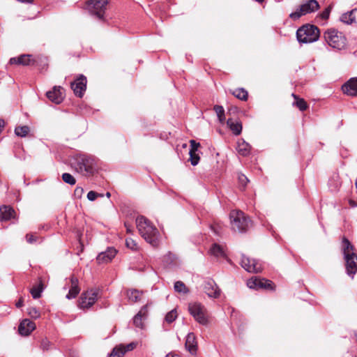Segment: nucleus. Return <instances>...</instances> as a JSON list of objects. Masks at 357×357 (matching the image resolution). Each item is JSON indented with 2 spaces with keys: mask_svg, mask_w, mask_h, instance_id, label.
Returning <instances> with one entry per match:
<instances>
[{
  "mask_svg": "<svg viewBox=\"0 0 357 357\" xmlns=\"http://www.w3.org/2000/svg\"><path fill=\"white\" fill-rule=\"evenodd\" d=\"M72 167L83 176H91L98 169V159L86 153L76 154L72 159Z\"/></svg>",
  "mask_w": 357,
  "mask_h": 357,
  "instance_id": "1",
  "label": "nucleus"
},
{
  "mask_svg": "<svg viewBox=\"0 0 357 357\" xmlns=\"http://www.w3.org/2000/svg\"><path fill=\"white\" fill-rule=\"evenodd\" d=\"M136 224L142 237L151 245L156 246L160 236L158 229L144 216H139Z\"/></svg>",
  "mask_w": 357,
  "mask_h": 357,
  "instance_id": "2",
  "label": "nucleus"
},
{
  "mask_svg": "<svg viewBox=\"0 0 357 357\" xmlns=\"http://www.w3.org/2000/svg\"><path fill=\"white\" fill-rule=\"evenodd\" d=\"M342 252L345 261L347 273L353 278L357 272V255L354 252V245L345 237L342 241Z\"/></svg>",
  "mask_w": 357,
  "mask_h": 357,
  "instance_id": "3",
  "label": "nucleus"
},
{
  "mask_svg": "<svg viewBox=\"0 0 357 357\" xmlns=\"http://www.w3.org/2000/svg\"><path fill=\"white\" fill-rule=\"evenodd\" d=\"M319 29L313 24H305L296 31V38L300 43H311L318 40Z\"/></svg>",
  "mask_w": 357,
  "mask_h": 357,
  "instance_id": "4",
  "label": "nucleus"
},
{
  "mask_svg": "<svg viewBox=\"0 0 357 357\" xmlns=\"http://www.w3.org/2000/svg\"><path fill=\"white\" fill-rule=\"evenodd\" d=\"M231 228L234 231L243 233L247 231L250 225V220L241 211H232L229 214Z\"/></svg>",
  "mask_w": 357,
  "mask_h": 357,
  "instance_id": "5",
  "label": "nucleus"
},
{
  "mask_svg": "<svg viewBox=\"0 0 357 357\" xmlns=\"http://www.w3.org/2000/svg\"><path fill=\"white\" fill-rule=\"evenodd\" d=\"M324 38L328 45L333 49L340 50L346 46L345 36L336 29L326 31L324 33Z\"/></svg>",
  "mask_w": 357,
  "mask_h": 357,
  "instance_id": "6",
  "label": "nucleus"
},
{
  "mask_svg": "<svg viewBox=\"0 0 357 357\" xmlns=\"http://www.w3.org/2000/svg\"><path fill=\"white\" fill-rule=\"evenodd\" d=\"M188 311L196 321L203 326H207L209 321L206 307L200 303H191L188 305Z\"/></svg>",
  "mask_w": 357,
  "mask_h": 357,
  "instance_id": "7",
  "label": "nucleus"
},
{
  "mask_svg": "<svg viewBox=\"0 0 357 357\" xmlns=\"http://www.w3.org/2000/svg\"><path fill=\"white\" fill-rule=\"evenodd\" d=\"M319 8V5L317 0H307L301 4L295 12L291 13L289 17L295 21L303 15L315 12Z\"/></svg>",
  "mask_w": 357,
  "mask_h": 357,
  "instance_id": "8",
  "label": "nucleus"
},
{
  "mask_svg": "<svg viewBox=\"0 0 357 357\" xmlns=\"http://www.w3.org/2000/svg\"><path fill=\"white\" fill-rule=\"evenodd\" d=\"M108 0H90L87 2L86 9L98 19H103Z\"/></svg>",
  "mask_w": 357,
  "mask_h": 357,
  "instance_id": "9",
  "label": "nucleus"
},
{
  "mask_svg": "<svg viewBox=\"0 0 357 357\" xmlns=\"http://www.w3.org/2000/svg\"><path fill=\"white\" fill-rule=\"evenodd\" d=\"M241 266L249 273H259L262 271V264L254 259H250L245 255H241Z\"/></svg>",
  "mask_w": 357,
  "mask_h": 357,
  "instance_id": "10",
  "label": "nucleus"
},
{
  "mask_svg": "<svg viewBox=\"0 0 357 357\" xmlns=\"http://www.w3.org/2000/svg\"><path fill=\"white\" fill-rule=\"evenodd\" d=\"M97 298L98 290L90 289L81 296L79 307L83 309L89 308L96 303Z\"/></svg>",
  "mask_w": 357,
  "mask_h": 357,
  "instance_id": "11",
  "label": "nucleus"
},
{
  "mask_svg": "<svg viewBox=\"0 0 357 357\" xmlns=\"http://www.w3.org/2000/svg\"><path fill=\"white\" fill-rule=\"evenodd\" d=\"M86 77L80 75L74 82L71 83V89L75 95L79 98H82L86 89Z\"/></svg>",
  "mask_w": 357,
  "mask_h": 357,
  "instance_id": "12",
  "label": "nucleus"
},
{
  "mask_svg": "<svg viewBox=\"0 0 357 357\" xmlns=\"http://www.w3.org/2000/svg\"><path fill=\"white\" fill-rule=\"evenodd\" d=\"M273 282L265 278H252L247 282V286L250 289H273Z\"/></svg>",
  "mask_w": 357,
  "mask_h": 357,
  "instance_id": "13",
  "label": "nucleus"
},
{
  "mask_svg": "<svg viewBox=\"0 0 357 357\" xmlns=\"http://www.w3.org/2000/svg\"><path fill=\"white\" fill-rule=\"evenodd\" d=\"M204 290L210 298H216L220 294V289L213 280H208L204 282Z\"/></svg>",
  "mask_w": 357,
  "mask_h": 357,
  "instance_id": "14",
  "label": "nucleus"
},
{
  "mask_svg": "<svg viewBox=\"0 0 357 357\" xmlns=\"http://www.w3.org/2000/svg\"><path fill=\"white\" fill-rule=\"evenodd\" d=\"M342 90L348 96H357V77L349 79L342 85Z\"/></svg>",
  "mask_w": 357,
  "mask_h": 357,
  "instance_id": "15",
  "label": "nucleus"
},
{
  "mask_svg": "<svg viewBox=\"0 0 357 357\" xmlns=\"http://www.w3.org/2000/svg\"><path fill=\"white\" fill-rule=\"evenodd\" d=\"M61 86H54L52 91H47L46 96L47 98L55 104H60L63 100V96Z\"/></svg>",
  "mask_w": 357,
  "mask_h": 357,
  "instance_id": "16",
  "label": "nucleus"
},
{
  "mask_svg": "<svg viewBox=\"0 0 357 357\" xmlns=\"http://www.w3.org/2000/svg\"><path fill=\"white\" fill-rule=\"evenodd\" d=\"M36 328L34 322L25 319L22 320L18 327V331L22 335H29Z\"/></svg>",
  "mask_w": 357,
  "mask_h": 357,
  "instance_id": "17",
  "label": "nucleus"
},
{
  "mask_svg": "<svg viewBox=\"0 0 357 357\" xmlns=\"http://www.w3.org/2000/svg\"><path fill=\"white\" fill-rule=\"evenodd\" d=\"M148 314V307L144 305L133 318L134 325L139 328H144L143 320L146 319Z\"/></svg>",
  "mask_w": 357,
  "mask_h": 357,
  "instance_id": "18",
  "label": "nucleus"
},
{
  "mask_svg": "<svg viewBox=\"0 0 357 357\" xmlns=\"http://www.w3.org/2000/svg\"><path fill=\"white\" fill-rule=\"evenodd\" d=\"M116 252L114 248H108L106 251L100 252L96 259L100 264L109 262L116 256Z\"/></svg>",
  "mask_w": 357,
  "mask_h": 357,
  "instance_id": "19",
  "label": "nucleus"
},
{
  "mask_svg": "<svg viewBox=\"0 0 357 357\" xmlns=\"http://www.w3.org/2000/svg\"><path fill=\"white\" fill-rule=\"evenodd\" d=\"M185 349L192 354H195L197 349V343L195 335L193 333H189L186 336Z\"/></svg>",
  "mask_w": 357,
  "mask_h": 357,
  "instance_id": "20",
  "label": "nucleus"
},
{
  "mask_svg": "<svg viewBox=\"0 0 357 357\" xmlns=\"http://www.w3.org/2000/svg\"><path fill=\"white\" fill-rule=\"evenodd\" d=\"M135 347V344L132 342L126 345V348L122 346L116 347L110 353L109 357H122L126 351L132 350Z\"/></svg>",
  "mask_w": 357,
  "mask_h": 357,
  "instance_id": "21",
  "label": "nucleus"
},
{
  "mask_svg": "<svg viewBox=\"0 0 357 357\" xmlns=\"http://www.w3.org/2000/svg\"><path fill=\"white\" fill-rule=\"evenodd\" d=\"M78 279L74 276H72L70 278V288L69 289V291L68 293L66 295V298L68 299H72V298H75L77 295L79 293V286H78Z\"/></svg>",
  "mask_w": 357,
  "mask_h": 357,
  "instance_id": "22",
  "label": "nucleus"
},
{
  "mask_svg": "<svg viewBox=\"0 0 357 357\" xmlns=\"http://www.w3.org/2000/svg\"><path fill=\"white\" fill-rule=\"evenodd\" d=\"M31 55L23 54L19 57H13L10 59V64H21L23 66H29L32 64L33 60L31 59Z\"/></svg>",
  "mask_w": 357,
  "mask_h": 357,
  "instance_id": "23",
  "label": "nucleus"
},
{
  "mask_svg": "<svg viewBox=\"0 0 357 357\" xmlns=\"http://www.w3.org/2000/svg\"><path fill=\"white\" fill-rule=\"evenodd\" d=\"M236 150L240 155L247 156L250 153L251 146L245 140L240 139L237 142Z\"/></svg>",
  "mask_w": 357,
  "mask_h": 357,
  "instance_id": "24",
  "label": "nucleus"
},
{
  "mask_svg": "<svg viewBox=\"0 0 357 357\" xmlns=\"http://www.w3.org/2000/svg\"><path fill=\"white\" fill-rule=\"evenodd\" d=\"M15 211L8 206H2L0 207V220H8L14 217Z\"/></svg>",
  "mask_w": 357,
  "mask_h": 357,
  "instance_id": "25",
  "label": "nucleus"
},
{
  "mask_svg": "<svg viewBox=\"0 0 357 357\" xmlns=\"http://www.w3.org/2000/svg\"><path fill=\"white\" fill-rule=\"evenodd\" d=\"M227 124L234 135H239L241 133L242 124L240 121H234L232 119H229L227 121Z\"/></svg>",
  "mask_w": 357,
  "mask_h": 357,
  "instance_id": "26",
  "label": "nucleus"
},
{
  "mask_svg": "<svg viewBox=\"0 0 357 357\" xmlns=\"http://www.w3.org/2000/svg\"><path fill=\"white\" fill-rule=\"evenodd\" d=\"M210 253L216 257H224L225 256L222 248L217 243L212 245L210 249Z\"/></svg>",
  "mask_w": 357,
  "mask_h": 357,
  "instance_id": "27",
  "label": "nucleus"
},
{
  "mask_svg": "<svg viewBox=\"0 0 357 357\" xmlns=\"http://www.w3.org/2000/svg\"><path fill=\"white\" fill-rule=\"evenodd\" d=\"M43 291V284L42 282H40L38 285L34 286L31 289L30 293L34 299H37L41 296V294H42Z\"/></svg>",
  "mask_w": 357,
  "mask_h": 357,
  "instance_id": "28",
  "label": "nucleus"
},
{
  "mask_svg": "<svg viewBox=\"0 0 357 357\" xmlns=\"http://www.w3.org/2000/svg\"><path fill=\"white\" fill-rule=\"evenodd\" d=\"M355 10H352L350 12L345 13L342 14L340 17L341 22L347 24H351L355 21V17L354 16V11Z\"/></svg>",
  "mask_w": 357,
  "mask_h": 357,
  "instance_id": "29",
  "label": "nucleus"
},
{
  "mask_svg": "<svg viewBox=\"0 0 357 357\" xmlns=\"http://www.w3.org/2000/svg\"><path fill=\"white\" fill-rule=\"evenodd\" d=\"M142 292L137 289L128 291L127 296L130 301L136 303L139 301Z\"/></svg>",
  "mask_w": 357,
  "mask_h": 357,
  "instance_id": "30",
  "label": "nucleus"
},
{
  "mask_svg": "<svg viewBox=\"0 0 357 357\" xmlns=\"http://www.w3.org/2000/svg\"><path fill=\"white\" fill-rule=\"evenodd\" d=\"M232 94L241 100H246L248 99V91L243 88L237 89L233 91Z\"/></svg>",
  "mask_w": 357,
  "mask_h": 357,
  "instance_id": "31",
  "label": "nucleus"
},
{
  "mask_svg": "<svg viewBox=\"0 0 357 357\" xmlns=\"http://www.w3.org/2000/svg\"><path fill=\"white\" fill-rule=\"evenodd\" d=\"M30 129L27 126H18L15 128V133L17 136L24 137L29 133Z\"/></svg>",
  "mask_w": 357,
  "mask_h": 357,
  "instance_id": "32",
  "label": "nucleus"
},
{
  "mask_svg": "<svg viewBox=\"0 0 357 357\" xmlns=\"http://www.w3.org/2000/svg\"><path fill=\"white\" fill-rule=\"evenodd\" d=\"M292 96L296 99L295 105L301 111H305L307 108L306 102L303 98H298L294 93H292Z\"/></svg>",
  "mask_w": 357,
  "mask_h": 357,
  "instance_id": "33",
  "label": "nucleus"
},
{
  "mask_svg": "<svg viewBox=\"0 0 357 357\" xmlns=\"http://www.w3.org/2000/svg\"><path fill=\"white\" fill-rule=\"evenodd\" d=\"M62 180L67 184L74 185L76 183V179L70 173H63L62 174Z\"/></svg>",
  "mask_w": 357,
  "mask_h": 357,
  "instance_id": "34",
  "label": "nucleus"
},
{
  "mask_svg": "<svg viewBox=\"0 0 357 357\" xmlns=\"http://www.w3.org/2000/svg\"><path fill=\"white\" fill-rule=\"evenodd\" d=\"M177 317V313L176 310H172L170 312H169L165 318V321H167L168 324L172 323Z\"/></svg>",
  "mask_w": 357,
  "mask_h": 357,
  "instance_id": "35",
  "label": "nucleus"
},
{
  "mask_svg": "<svg viewBox=\"0 0 357 357\" xmlns=\"http://www.w3.org/2000/svg\"><path fill=\"white\" fill-rule=\"evenodd\" d=\"M174 290L179 293H185L187 292V289L184 283L181 281H177L174 283Z\"/></svg>",
  "mask_w": 357,
  "mask_h": 357,
  "instance_id": "36",
  "label": "nucleus"
},
{
  "mask_svg": "<svg viewBox=\"0 0 357 357\" xmlns=\"http://www.w3.org/2000/svg\"><path fill=\"white\" fill-rule=\"evenodd\" d=\"M190 160L192 166L197 165L199 162V156L196 152H189Z\"/></svg>",
  "mask_w": 357,
  "mask_h": 357,
  "instance_id": "37",
  "label": "nucleus"
},
{
  "mask_svg": "<svg viewBox=\"0 0 357 357\" xmlns=\"http://www.w3.org/2000/svg\"><path fill=\"white\" fill-rule=\"evenodd\" d=\"M176 259V255L172 253L171 252H168L164 257L163 260L167 264H172L174 261Z\"/></svg>",
  "mask_w": 357,
  "mask_h": 357,
  "instance_id": "38",
  "label": "nucleus"
},
{
  "mask_svg": "<svg viewBox=\"0 0 357 357\" xmlns=\"http://www.w3.org/2000/svg\"><path fill=\"white\" fill-rule=\"evenodd\" d=\"M126 246L132 250H136L137 249V243L132 238H127L126 241Z\"/></svg>",
  "mask_w": 357,
  "mask_h": 357,
  "instance_id": "39",
  "label": "nucleus"
},
{
  "mask_svg": "<svg viewBox=\"0 0 357 357\" xmlns=\"http://www.w3.org/2000/svg\"><path fill=\"white\" fill-rule=\"evenodd\" d=\"M27 312L32 318L37 319L40 317V312L36 307H29Z\"/></svg>",
  "mask_w": 357,
  "mask_h": 357,
  "instance_id": "40",
  "label": "nucleus"
},
{
  "mask_svg": "<svg viewBox=\"0 0 357 357\" xmlns=\"http://www.w3.org/2000/svg\"><path fill=\"white\" fill-rule=\"evenodd\" d=\"M102 195L95 192V191H89L87 194V199L89 201H94L98 197H102Z\"/></svg>",
  "mask_w": 357,
  "mask_h": 357,
  "instance_id": "41",
  "label": "nucleus"
},
{
  "mask_svg": "<svg viewBox=\"0 0 357 357\" xmlns=\"http://www.w3.org/2000/svg\"><path fill=\"white\" fill-rule=\"evenodd\" d=\"M213 109L216 112L218 117L225 116V110L222 106L216 105L214 106Z\"/></svg>",
  "mask_w": 357,
  "mask_h": 357,
  "instance_id": "42",
  "label": "nucleus"
},
{
  "mask_svg": "<svg viewBox=\"0 0 357 357\" xmlns=\"http://www.w3.org/2000/svg\"><path fill=\"white\" fill-rule=\"evenodd\" d=\"M190 149L189 152H197L198 148L200 146V144L193 139L190 140Z\"/></svg>",
  "mask_w": 357,
  "mask_h": 357,
  "instance_id": "43",
  "label": "nucleus"
},
{
  "mask_svg": "<svg viewBox=\"0 0 357 357\" xmlns=\"http://www.w3.org/2000/svg\"><path fill=\"white\" fill-rule=\"evenodd\" d=\"M51 345V342L47 339H43L41 342L40 347L43 350L47 351L50 349Z\"/></svg>",
  "mask_w": 357,
  "mask_h": 357,
  "instance_id": "44",
  "label": "nucleus"
},
{
  "mask_svg": "<svg viewBox=\"0 0 357 357\" xmlns=\"http://www.w3.org/2000/svg\"><path fill=\"white\" fill-rule=\"evenodd\" d=\"M238 181L239 183L243 185V186H245L247 185V183L249 182V180L248 178L243 174H240L238 175Z\"/></svg>",
  "mask_w": 357,
  "mask_h": 357,
  "instance_id": "45",
  "label": "nucleus"
},
{
  "mask_svg": "<svg viewBox=\"0 0 357 357\" xmlns=\"http://www.w3.org/2000/svg\"><path fill=\"white\" fill-rule=\"evenodd\" d=\"M84 193V189L82 187H77L75 189L74 195L77 199H80Z\"/></svg>",
  "mask_w": 357,
  "mask_h": 357,
  "instance_id": "46",
  "label": "nucleus"
},
{
  "mask_svg": "<svg viewBox=\"0 0 357 357\" xmlns=\"http://www.w3.org/2000/svg\"><path fill=\"white\" fill-rule=\"evenodd\" d=\"M331 13L330 7L326 8L322 13H321V17L324 20H327L329 17Z\"/></svg>",
  "mask_w": 357,
  "mask_h": 357,
  "instance_id": "47",
  "label": "nucleus"
},
{
  "mask_svg": "<svg viewBox=\"0 0 357 357\" xmlns=\"http://www.w3.org/2000/svg\"><path fill=\"white\" fill-rule=\"evenodd\" d=\"M26 238L28 243H33L36 241V238L33 235L27 234Z\"/></svg>",
  "mask_w": 357,
  "mask_h": 357,
  "instance_id": "48",
  "label": "nucleus"
},
{
  "mask_svg": "<svg viewBox=\"0 0 357 357\" xmlns=\"http://www.w3.org/2000/svg\"><path fill=\"white\" fill-rule=\"evenodd\" d=\"M16 307L17 308L21 307L23 305V300L22 298H20L15 304Z\"/></svg>",
  "mask_w": 357,
  "mask_h": 357,
  "instance_id": "49",
  "label": "nucleus"
},
{
  "mask_svg": "<svg viewBox=\"0 0 357 357\" xmlns=\"http://www.w3.org/2000/svg\"><path fill=\"white\" fill-rule=\"evenodd\" d=\"M218 119L220 122H222L225 120V116H220Z\"/></svg>",
  "mask_w": 357,
  "mask_h": 357,
  "instance_id": "50",
  "label": "nucleus"
},
{
  "mask_svg": "<svg viewBox=\"0 0 357 357\" xmlns=\"http://www.w3.org/2000/svg\"><path fill=\"white\" fill-rule=\"evenodd\" d=\"M166 357H174V354L172 353H169L166 355Z\"/></svg>",
  "mask_w": 357,
  "mask_h": 357,
  "instance_id": "51",
  "label": "nucleus"
},
{
  "mask_svg": "<svg viewBox=\"0 0 357 357\" xmlns=\"http://www.w3.org/2000/svg\"><path fill=\"white\" fill-rule=\"evenodd\" d=\"M354 337L356 340V341L357 342V331H354Z\"/></svg>",
  "mask_w": 357,
  "mask_h": 357,
  "instance_id": "52",
  "label": "nucleus"
},
{
  "mask_svg": "<svg viewBox=\"0 0 357 357\" xmlns=\"http://www.w3.org/2000/svg\"><path fill=\"white\" fill-rule=\"evenodd\" d=\"M106 196H107V197H108V198H109V197H110V196H111L110 192H107L106 193Z\"/></svg>",
  "mask_w": 357,
  "mask_h": 357,
  "instance_id": "53",
  "label": "nucleus"
}]
</instances>
